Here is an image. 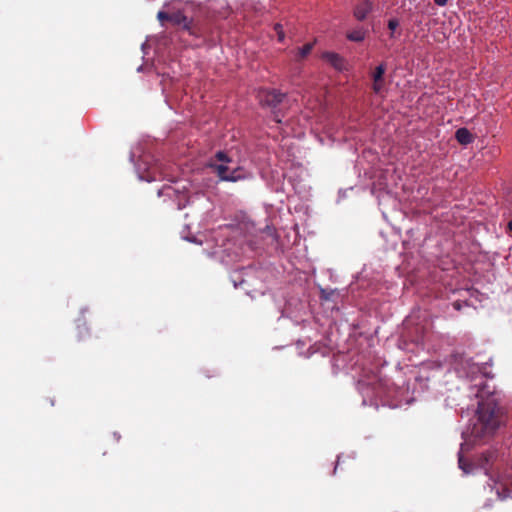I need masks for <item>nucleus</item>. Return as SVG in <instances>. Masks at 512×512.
Returning a JSON list of instances; mask_svg holds the SVG:
<instances>
[{
	"label": "nucleus",
	"instance_id": "f8f14e48",
	"mask_svg": "<svg viewBox=\"0 0 512 512\" xmlns=\"http://www.w3.org/2000/svg\"><path fill=\"white\" fill-rule=\"evenodd\" d=\"M385 68L383 65H379L376 67L375 71L372 74V79L374 80H382L384 79Z\"/></svg>",
	"mask_w": 512,
	"mask_h": 512
},
{
	"label": "nucleus",
	"instance_id": "423d86ee",
	"mask_svg": "<svg viewBox=\"0 0 512 512\" xmlns=\"http://www.w3.org/2000/svg\"><path fill=\"white\" fill-rule=\"evenodd\" d=\"M321 59L331 65L335 70L342 71L345 68V60L337 53L323 52Z\"/></svg>",
	"mask_w": 512,
	"mask_h": 512
},
{
	"label": "nucleus",
	"instance_id": "1a4fd4ad",
	"mask_svg": "<svg viewBox=\"0 0 512 512\" xmlns=\"http://www.w3.org/2000/svg\"><path fill=\"white\" fill-rule=\"evenodd\" d=\"M349 356L343 353H338L333 357V367L336 371L340 370L343 367V364Z\"/></svg>",
	"mask_w": 512,
	"mask_h": 512
},
{
	"label": "nucleus",
	"instance_id": "5701e85b",
	"mask_svg": "<svg viewBox=\"0 0 512 512\" xmlns=\"http://www.w3.org/2000/svg\"><path fill=\"white\" fill-rule=\"evenodd\" d=\"M508 228L512 232V220L508 223Z\"/></svg>",
	"mask_w": 512,
	"mask_h": 512
},
{
	"label": "nucleus",
	"instance_id": "7ed1b4c3",
	"mask_svg": "<svg viewBox=\"0 0 512 512\" xmlns=\"http://www.w3.org/2000/svg\"><path fill=\"white\" fill-rule=\"evenodd\" d=\"M214 172L217 174L221 181L237 182L249 178L250 174L241 166L230 168L227 164H215L209 165Z\"/></svg>",
	"mask_w": 512,
	"mask_h": 512
},
{
	"label": "nucleus",
	"instance_id": "6e6552de",
	"mask_svg": "<svg viewBox=\"0 0 512 512\" xmlns=\"http://www.w3.org/2000/svg\"><path fill=\"white\" fill-rule=\"evenodd\" d=\"M371 5L368 1H363L357 12H354V16L358 19H363L366 14L370 11Z\"/></svg>",
	"mask_w": 512,
	"mask_h": 512
},
{
	"label": "nucleus",
	"instance_id": "0eeeda50",
	"mask_svg": "<svg viewBox=\"0 0 512 512\" xmlns=\"http://www.w3.org/2000/svg\"><path fill=\"white\" fill-rule=\"evenodd\" d=\"M455 137L457 141L463 145L470 144L474 139L472 133L466 128L458 129L456 131Z\"/></svg>",
	"mask_w": 512,
	"mask_h": 512
},
{
	"label": "nucleus",
	"instance_id": "2eb2a0df",
	"mask_svg": "<svg viewBox=\"0 0 512 512\" xmlns=\"http://www.w3.org/2000/svg\"><path fill=\"white\" fill-rule=\"evenodd\" d=\"M273 119L277 123H281V121H282L280 118L279 112H277V111H273Z\"/></svg>",
	"mask_w": 512,
	"mask_h": 512
},
{
	"label": "nucleus",
	"instance_id": "6ab92c4d",
	"mask_svg": "<svg viewBox=\"0 0 512 512\" xmlns=\"http://www.w3.org/2000/svg\"><path fill=\"white\" fill-rule=\"evenodd\" d=\"M459 466H460L461 469H463L465 472H467L465 467H464V463H463L462 457H459Z\"/></svg>",
	"mask_w": 512,
	"mask_h": 512
},
{
	"label": "nucleus",
	"instance_id": "f257e3e1",
	"mask_svg": "<svg viewBox=\"0 0 512 512\" xmlns=\"http://www.w3.org/2000/svg\"><path fill=\"white\" fill-rule=\"evenodd\" d=\"M201 8L193 3L171 0L157 13V20L164 28L178 27L191 31L198 27Z\"/></svg>",
	"mask_w": 512,
	"mask_h": 512
},
{
	"label": "nucleus",
	"instance_id": "412c9836",
	"mask_svg": "<svg viewBox=\"0 0 512 512\" xmlns=\"http://www.w3.org/2000/svg\"><path fill=\"white\" fill-rule=\"evenodd\" d=\"M146 180H147V181L156 180V176H150V175H149V176L146 178Z\"/></svg>",
	"mask_w": 512,
	"mask_h": 512
},
{
	"label": "nucleus",
	"instance_id": "20e7f679",
	"mask_svg": "<svg viewBox=\"0 0 512 512\" xmlns=\"http://www.w3.org/2000/svg\"><path fill=\"white\" fill-rule=\"evenodd\" d=\"M258 97L262 106L275 109L286 97V94L278 90H262L259 92Z\"/></svg>",
	"mask_w": 512,
	"mask_h": 512
},
{
	"label": "nucleus",
	"instance_id": "dca6fc26",
	"mask_svg": "<svg viewBox=\"0 0 512 512\" xmlns=\"http://www.w3.org/2000/svg\"><path fill=\"white\" fill-rule=\"evenodd\" d=\"M174 191H175V190H174L172 187H170V186H168V187H164V189H163V192H164L166 195H168V196H171V192H174Z\"/></svg>",
	"mask_w": 512,
	"mask_h": 512
},
{
	"label": "nucleus",
	"instance_id": "f3484780",
	"mask_svg": "<svg viewBox=\"0 0 512 512\" xmlns=\"http://www.w3.org/2000/svg\"><path fill=\"white\" fill-rule=\"evenodd\" d=\"M274 29H275L276 32H282L283 25L281 23H276L275 26H274Z\"/></svg>",
	"mask_w": 512,
	"mask_h": 512
},
{
	"label": "nucleus",
	"instance_id": "a211bd4d",
	"mask_svg": "<svg viewBox=\"0 0 512 512\" xmlns=\"http://www.w3.org/2000/svg\"><path fill=\"white\" fill-rule=\"evenodd\" d=\"M448 0H434V2L437 4V5H440V6H443L447 3Z\"/></svg>",
	"mask_w": 512,
	"mask_h": 512
},
{
	"label": "nucleus",
	"instance_id": "39448f33",
	"mask_svg": "<svg viewBox=\"0 0 512 512\" xmlns=\"http://www.w3.org/2000/svg\"><path fill=\"white\" fill-rule=\"evenodd\" d=\"M209 12L215 17L227 18L231 9L226 0H213L208 6Z\"/></svg>",
	"mask_w": 512,
	"mask_h": 512
},
{
	"label": "nucleus",
	"instance_id": "4468645a",
	"mask_svg": "<svg viewBox=\"0 0 512 512\" xmlns=\"http://www.w3.org/2000/svg\"><path fill=\"white\" fill-rule=\"evenodd\" d=\"M397 26H398V21H397L396 19H391V20H389V22H388V28H389L390 30H392V31H393V30H395V29L397 28Z\"/></svg>",
	"mask_w": 512,
	"mask_h": 512
},
{
	"label": "nucleus",
	"instance_id": "b1692460",
	"mask_svg": "<svg viewBox=\"0 0 512 512\" xmlns=\"http://www.w3.org/2000/svg\"><path fill=\"white\" fill-rule=\"evenodd\" d=\"M359 40H362V37H355L353 38V41H359Z\"/></svg>",
	"mask_w": 512,
	"mask_h": 512
},
{
	"label": "nucleus",
	"instance_id": "9b49d317",
	"mask_svg": "<svg viewBox=\"0 0 512 512\" xmlns=\"http://www.w3.org/2000/svg\"><path fill=\"white\" fill-rule=\"evenodd\" d=\"M384 87H385L384 79L373 81L372 89L376 94H382L384 91Z\"/></svg>",
	"mask_w": 512,
	"mask_h": 512
},
{
	"label": "nucleus",
	"instance_id": "9d476101",
	"mask_svg": "<svg viewBox=\"0 0 512 512\" xmlns=\"http://www.w3.org/2000/svg\"><path fill=\"white\" fill-rule=\"evenodd\" d=\"M313 47H314V43L310 42V43H306L301 48H298L297 59L300 60V59L305 58L308 54H310Z\"/></svg>",
	"mask_w": 512,
	"mask_h": 512
},
{
	"label": "nucleus",
	"instance_id": "f03ea898",
	"mask_svg": "<svg viewBox=\"0 0 512 512\" xmlns=\"http://www.w3.org/2000/svg\"><path fill=\"white\" fill-rule=\"evenodd\" d=\"M477 386L476 397L478 402V425L475 427L477 436H485L493 433L500 425V410L497 407V398L494 389L487 383L481 382Z\"/></svg>",
	"mask_w": 512,
	"mask_h": 512
},
{
	"label": "nucleus",
	"instance_id": "393cba45",
	"mask_svg": "<svg viewBox=\"0 0 512 512\" xmlns=\"http://www.w3.org/2000/svg\"><path fill=\"white\" fill-rule=\"evenodd\" d=\"M347 38H348L349 40H352V33L347 34Z\"/></svg>",
	"mask_w": 512,
	"mask_h": 512
},
{
	"label": "nucleus",
	"instance_id": "aec40b11",
	"mask_svg": "<svg viewBox=\"0 0 512 512\" xmlns=\"http://www.w3.org/2000/svg\"><path fill=\"white\" fill-rule=\"evenodd\" d=\"M339 461H340V458L338 457L337 458V461H336V465H335V468H334V473L336 472L338 466H339Z\"/></svg>",
	"mask_w": 512,
	"mask_h": 512
},
{
	"label": "nucleus",
	"instance_id": "ddd939ff",
	"mask_svg": "<svg viewBox=\"0 0 512 512\" xmlns=\"http://www.w3.org/2000/svg\"><path fill=\"white\" fill-rule=\"evenodd\" d=\"M215 159L220 161L223 164H228V163L231 162L230 157L225 152H223V151H218L215 154Z\"/></svg>",
	"mask_w": 512,
	"mask_h": 512
},
{
	"label": "nucleus",
	"instance_id": "4be33fe9",
	"mask_svg": "<svg viewBox=\"0 0 512 512\" xmlns=\"http://www.w3.org/2000/svg\"><path fill=\"white\" fill-rule=\"evenodd\" d=\"M279 35V41L282 42L284 39V34H278Z\"/></svg>",
	"mask_w": 512,
	"mask_h": 512
}]
</instances>
